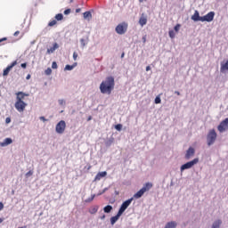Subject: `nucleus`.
<instances>
[{
  "instance_id": "nucleus-16",
  "label": "nucleus",
  "mask_w": 228,
  "mask_h": 228,
  "mask_svg": "<svg viewBox=\"0 0 228 228\" xmlns=\"http://www.w3.org/2000/svg\"><path fill=\"white\" fill-rule=\"evenodd\" d=\"M11 143H13V140H12V138H5L0 145L1 147H7V145H11Z\"/></svg>"
},
{
  "instance_id": "nucleus-47",
  "label": "nucleus",
  "mask_w": 228,
  "mask_h": 228,
  "mask_svg": "<svg viewBox=\"0 0 228 228\" xmlns=\"http://www.w3.org/2000/svg\"><path fill=\"white\" fill-rule=\"evenodd\" d=\"M149 70H151V66L146 67V72H149Z\"/></svg>"
},
{
  "instance_id": "nucleus-13",
  "label": "nucleus",
  "mask_w": 228,
  "mask_h": 228,
  "mask_svg": "<svg viewBox=\"0 0 228 228\" xmlns=\"http://www.w3.org/2000/svg\"><path fill=\"white\" fill-rule=\"evenodd\" d=\"M108 175V173L106 171L99 172L94 178V181H101L102 177H106Z\"/></svg>"
},
{
  "instance_id": "nucleus-49",
  "label": "nucleus",
  "mask_w": 228,
  "mask_h": 228,
  "mask_svg": "<svg viewBox=\"0 0 228 228\" xmlns=\"http://www.w3.org/2000/svg\"><path fill=\"white\" fill-rule=\"evenodd\" d=\"M26 79H31V75H28L27 77H26Z\"/></svg>"
},
{
  "instance_id": "nucleus-3",
  "label": "nucleus",
  "mask_w": 228,
  "mask_h": 228,
  "mask_svg": "<svg viewBox=\"0 0 228 228\" xmlns=\"http://www.w3.org/2000/svg\"><path fill=\"white\" fill-rule=\"evenodd\" d=\"M151 188H152V183H146L143 187L134 195V199H142V197H143V193H145V191H149Z\"/></svg>"
},
{
  "instance_id": "nucleus-55",
  "label": "nucleus",
  "mask_w": 228,
  "mask_h": 228,
  "mask_svg": "<svg viewBox=\"0 0 228 228\" xmlns=\"http://www.w3.org/2000/svg\"><path fill=\"white\" fill-rule=\"evenodd\" d=\"M88 120H92V118H88Z\"/></svg>"
},
{
  "instance_id": "nucleus-25",
  "label": "nucleus",
  "mask_w": 228,
  "mask_h": 228,
  "mask_svg": "<svg viewBox=\"0 0 228 228\" xmlns=\"http://www.w3.org/2000/svg\"><path fill=\"white\" fill-rule=\"evenodd\" d=\"M76 65H77V63H74L73 65H66L65 68H64V70H72Z\"/></svg>"
},
{
  "instance_id": "nucleus-27",
  "label": "nucleus",
  "mask_w": 228,
  "mask_h": 228,
  "mask_svg": "<svg viewBox=\"0 0 228 228\" xmlns=\"http://www.w3.org/2000/svg\"><path fill=\"white\" fill-rule=\"evenodd\" d=\"M56 24H58V21H56V20H53L48 23V26L53 28V26H56Z\"/></svg>"
},
{
  "instance_id": "nucleus-22",
  "label": "nucleus",
  "mask_w": 228,
  "mask_h": 228,
  "mask_svg": "<svg viewBox=\"0 0 228 228\" xmlns=\"http://www.w3.org/2000/svg\"><path fill=\"white\" fill-rule=\"evenodd\" d=\"M103 211L104 213H111V211H113V207H111V205H107L103 208Z\"/></svg>"
},
{
  "instance_id": "nucleus-29",
  "label": "nucleus",
  "mask_w": 228,
  "mask_h": 228,
  "mask_svg": "<svg viewBox=\"0 0 228 228\" xmlns=\"http://www.w3.org/2000/svg\"><path fill=\"white\" fill-rule=\"evenodd\" d=\"M45 74L46 76H51V74H53V69H51V68H48L47 69L45 70Z\"/></svg>"
},
{
  "instance_id": "nucleus-2",
  "label": "nucleus",
  "mask_w": 228,
  "mask_h": 228,
  "mask_svg": "<svg viewBox=\"0 0 228 228\" xmlns=\"http://www.w3.org/2000/svg\"><path fill=\"white\" fill-rule=\"evenodd\" d=\"M26 97H29V94H26L24 92L16 93V102L14 104V108H16L19 113H22V111L26 110V106H28V103L24 102V99Z\"/></svg>"
},
{
  "instance_id": "nucleus-33",
  "label": "nucleus",
  "mask_w": 228,
  "mask_h": 228,
  "mask_svg": "<svg viewBox=\"0 0 228 228\" xmlns=\"http://www.w3.org/2000/svg\"><path fill=\"white\" fill-rule=\"evenodd\" d=\"M115 129H117V131H122V125L120 124L116 125Z\"/></svg>"
},
{
  "instance_id": "nucleus-54",
  "label": "nucleus",
  "mask_w": 228,
  "mask_h": 228,
  "mask_svg": "<svg viewBox=\"0 0 228 228\" xmlns=\"http://www.w3.org/2000/svg\"><path fill=\"white\" fill-rule=\"evenodd\" d=\"M0 224H3V218H0Z\"/></svg>"
},
{
  "instance_id": "nucleus-14",
  "label": "nucleus",
  "mask_w": 228,
  "mask_h": 228,
  "mask_svg": "<svg viewBox=\"0 0 228 228\" xmlns=\"http://www.w3.org/2000/svg\"><path fill=\"white\" fill-rule=\"evenodd\" d=\"M120 216H122V214L118 212V214L115 216H112L110 218V224L111 225H115V224H117V222L118 221V219L120 218Z\"/></svg>"
},
{
  "instance_id": "nucleus-42",
  "label": "nucleus",
  "mask_w": 228,
  "mask_h": 228,
  "mask_svg": "<svg viewBox=\"0 0 228 228\" xmlns=\"http://www.w3.org/2000/svg\"><path fill=\"white\" fill-rule=\"evenodd\" d=\"M39 118L40 120H43V122H47V119L44 116L40 117Z\"/></svg>"
},
{
  "instance_id": "nucleus-53",
  "label": "nucleus",
  "mask_w": 228,
  "mask_h": 228,
  "mask_svg": "<svg viewBox=\"0 0 228 228\" xmlns=\"http://www.w3.org/2000/svg\"><path fill=\"white\" fill-rule=\"evenodd\" d=\"M90 168H92V166H89V167H87V170H90Z\"/></svg>"
},
{
  "instance_id": "nucleus-26",
  "label": "nucleus",
  "mask_w": 228,
  "mask_h": 228,
  "mask_svg": "<svg viewBox=\"0 0 228 228\" xmlns=\"http://www.w3.org/2000/svg\"><path fill=\"white\" fill-rule=\"evenodd\" d=\"M94 199H95V194H93V195H91V197L87 198V199L86 200V203L93 202V201H94Z\"/></svg>"
},
{
  "instance_id": "nucleus-28",
  "label": "nucleus",
  "mask_w": 228,
  "mask_h": 228,
  "mask_svg": "<svg viewBox=\"0 0 228 228\" xmlns=\"http://www.w3.org/2000/svg\"><path fill=\"white\" fill-rule=\"evenodd\" d=\"M56 20H63V14L58 13L55 15Z\"/></svg>"
},
{
  "instance_id": "nucleus-40",
  "label": "nucleus",
  "mask_w": 228,
  "mask_h": 228,
  "mask_svg": "<svg viewBox=\"0 0 228 228\" xmlns=\"http://www.w3.org/2000/svg\"><path fill=\"white\" fill-rule=\"evenodd\" d=\"M6 40H8V38L6 37H3L0 39V44H3V42H6Z\"/></svg>"
},
{
  "instance_id": "nucleus-8",
  "label": "nucleus",
  "mask_w": 228,
  "mask_h": 228,
  "mask_svg": "<svg viewBox=\"0 0 228 228\" xmlns=\"http://www.w3.org/2000/svg\"><path fill=\"white\" fill-rule=\"evenodd\" d=\"M134 198H130L129 200H126V201H124L118 210V213H120L121 215H124V211H126V209H127V208H129V206H131V202H133Z\"/></svg>"
},
{
  "instance_id": "nucleus-48",
  "label": "nucleus",
  "mask_w": 228,
  "mask_h": 228,
  "mask_svg": "<svg viewBox=\"0 0 228 228\" xmlns=\"http://www.w3.org/2000/svg\"><path fill=\"white\" fill-rule=\"evenodd\" d=\"M81 12V8L76 9V13H79Z\"/></svg>"
},
{
  "instance_id": "nucleus-44",
  "label": "nucleus",
  "mask_w": 228,
  "mask_h": 228,
  "mask_svg": "<svg viewBox=\"0 0 228 228\" xmlns=\"http://www.w3.org/2000/svg\"><path fill=\"white\" fill-rule=\"evenodd\" d=\"M142 42H143V44H145V42H147V36L142 37Z\"/></svg>"
},
{
  "instance_id": "nucleus-11",
  "label": "nucleus",
  "mask_w": 228,
  "mask_h": 228,
  "mask_svg": "<svg viewBox=\"0 0 228 228\" xmlns=\"http://www.w3.org/2000/svg\"><path fill=\"white\" fill-rule=\"evenodd\" d=\"M193 156H195V149L190 147L185 153V159H191Z\"/></svg>"
},
{
  "instance_id": "nucleus-45",
  "label": "nucleus",
  "mask_w": 228,
  "mask_h": 228,
  "mask_svg": "<svg viewBox=\"0 0 228 228\" xmlns=\"http://www.w3.org/2000/svg\"><path fill=\"white\" fill-rule=\"evenodd\" d=\"M28 67V64L27 63H21V68L22 69H26Z\"/></svg>"
},
{
  "instance_id": "nucleus-41",
  "label": "nucleus",
  "mask_w": 228,
  "mask_h": 228,
  "mask_svg": "<svg viewBox=\"0 0 228 228\" xmlns=\"http://www.w3.org/2000/svg\"><path fill=\"white\" fill-rule=\"evenodd\" d=\"M3 209H4V205L3 202H0V211H3Z\"/></svg>"
},
{
  "instance_id": "nucleus-34",
  "label": "nucleus",
  "mask_w": 228,
  "mask_h": 228,
  "mask_svg": "<svg viewBox=\"0 0 228 228\" xmlns=\"http://www.w3.org/2000/svg\"><path fill=\"white\" fill-rule=\"evenodd\" d=\"M52 69H58V63H56V61L52 63Z\"/></svg>"
},
{
  "instance_id": "nucleus-19",
  "label": "nucleus",
  "mask_w": 228,
  "mask_h": 228,
  "mask_svg": "<svg viewBox=\"0 0 228 228\" xmlns=\"http://www.w3.org/2000/svg\"><path fill=\"white\" fill-rule=\"evenodd\" d=\"M225 70H228V60L226 61V62L221 63L220 72H225Z\"/></svg>"
},
{
  "instance_id": "nucleus-24",
  "label": "nucleus",
  "mask_w": 228,
  "mask_h": 228,
  "mask_svg": "<svg viewBox=\"0 0 228 228\" xmlns=\"http://www.w3.org/2000/svg\"><path fill=\"white\" fill-rule=\"evenodd\" d=\"M220 225H222V221L217 220V221L214 222L212 228H220Z\"/></svg>"
},
{
  "instance_id": "nucleus-12",
  "label": "nucleus",
  "mask_w": 228,
  "mask_h": 228,
  "mask_svg": "<svg viewBox=\"0 0 228 228\" xmlns=\"http://www.w3.org/2000/svg\"><path fill=\"white\" fill-rule=\"evenodd\" d=\"M15 65H17V61H12V64L9 65V66L4 70V76H8V74H10V70H12V69H13V67H15Z\"/></svg>"
},
{
  "instance_id": "nucleus-21",
  "label": "nucleus",
  "mask_w": 228,
  "mask_h": 228,
  "mask_svg": "<svg viewBox=\"0 0 228 228\" xmlns=\"http://www.w3.org/2000/svg\"><path fill=\"white\" fill-rule=\"evenodd\" d=\"M139 24H140L141 26H145V24H147V17L142 16V17L139 19Z\"/></svg>"
},
{
  "instance_id": "nucleus-6",
  "label": "nucleus",
  "mask_w": 228,
  "mask_h": 228,
  "mask_svg": "<svg viewBox=\"0 0 228 228\" xmlns=\"http://www.w3.org/2000/svg\"><path fill=\"white\" fill-rule=\"evenodd\" d=\"M65 129H67V123H65V120L59 121L55 126L56 133L58 134H63L65 133Z\"/></svg>"
},
{
  "instance_id": "nucleus-52",
  "label": "nucleus",
  "mask_w": 228,
  "mask_h": 228,
  "mask_svg": "<svg viewBox=\"0 0 228 228\" xmlns=\"http://www.w3.org/2000/svg\"><path fill=\"white\" fill-rule=\"evenodd\" d=\"M143 1H147V0H139V3H143Z\"/></svg>"
},
{
  "instance_id": "nucleus-35",
  "label": "nucleus",
  "mask_w": 228,
  "mask_h": 228,
  "mask_svg": "<svg viewBox=\"0 0 228 228\" xmlns=\"http://www.w3.org/2000/svg\"><path fill=\"white\" fill-rule=\"evenodd\" d=\"M26 177H30V175H33V171H28V173H26Z\"/></svg>"
},
{
  "instance_id": "nucleus-23",
  "label": "nucleus",
  "mask_w": 228,
  "mask_h": 228,
  "mask_svg": "<svg viewBox=\"0 0 228 228\" xmlns=\"http://www.w3.org/2000/svg\"><path fill=\"white\" fill-rule=\"evenodd\" d=\"M83 15H84V19H88V20L92 19V12H90V11L84 12Z\"/></svg>"
},
{
  "instance_id": "nucleus-43",
  "label": "nucleus",
  "mask_w": 228,
  "mask_h": 228,
  "mask_svg": "<svg viewBox=\"0 0 228 228\" xmlns=\"http://www.w3.org/2000/svg\"><path fill=\"white\" fill-rule=\"evenodd\" d=\"M20 34V31L17 30L16 32H14V37H19Z\"/></svg>"
},
{
  "instance_id": "nucleus-1",
  "label": "nucleus",
  "mask_w": 228,
  "mask_h": 228,
  "mask_svg": "<svg viewBox=\"0 0 228 228\" xmlns=\"http://www.w3.org/2000/svg\"><path fill=\"white\" fill-rule=\"evenodd\" d=\"M113 90H115V78L113 77H107L100 85V92L101 94L111 95Z\"/></svg>"
},
{
  "instance_id": "nucleus-7",
  "label": "nucleus",
  "mask_w": 228,
  "mask_h": 228,
  "mask_svg": "<svg viewBox=\"0 0 228 228\" xmlns=\"http://www.w3.org/2000/svg\"><path fill=\"white\" fill-rule=\"evenodd\" d=\"M197 163H199V159H194L193 160L182 165V167H180V170L181 172H184V170H188V168H191L192 167H194V165H197Z\"/></svg>"
},
{
  "instance_id": "nucleus-15",
  "label": "nucleus",
  "mask_w": 228,
  "mask_h": 228,
  "mask_svg": "<svg viewBox=\"0 0 228 228\" xmlns=\"http://www.w3.org/2000/svg\"><path fill=\"white\" fill-rule=\"evenodd\" d=\"M99 211V205L91 206L88 209L90 215H95Z\"/></svg>"
},
{
  "instance_id": "nucleus-32",
  "label": "nucleus",
  "mask_w": 228,
  "mask_h": 228,
  "mask_svg": "<svg viewBox=\"0 0 228 228\" xmlns=\"http://www.w3.org/2000/svg\"><path fill=\"white\" fill-rule=\"evenodd\" d=\"M155 104H161V98L159 96L155 98Z\"/></svg>"
},
{
  "instance_id": "nucleus-4",
  "label": "nucleus",
  "mask_w": 228,
  "mask_h": 228,
  "mask_svg": "<svg viewBox=\"0 0 228 228\" xmlns=\"http://www.w3.org/2000/svg\"><path fill=\"white\" fill-rule=\"evenodd\" d=\"M216 136L217 134L215 129L209 130L208 134H207V143L208 147H210V145H213V143L216 142Z\"/></svg>"
},
{
  "instance_id": "nucleus-10",
  "label": "nucleus",
  "mask_w": 228,
  "mask_h": 228,
  "mask_svg": "<svg viewBox=\"0 0 228 228\" xmlns=\"http://www.w3.org/2000/svg\"><path fill=\"white\" fill-rule=\"evenodd\" d=\"M215 19V12H210L207 15L202 16L200 19L201 22H212Z\"/></svg>"
},
{
  "instance_id": "nucleus-51",
  "label": "nucleus",
  "mask_w": 228,
  "mask_h": 228,
  "mask_svg": "<svg viewBox=\"0 0 228 228\" xmlns=\"http://www.w3.org/2000/svg\"><path fill=\"white\" fill-rule=\"evenodd\" d=\"M124 56H126V53H122L121 58H124Z\"/></svg>"
},
{
  "instance_id": "nucleus-20",
  "label": "nucleus",
  "mask_w": 228,
  "mask_h": 228,
  "mask_svg": "<svg viewBox=\"0 0 228 228\" xmlns=\"http://www.w3.org/2000/svg\"><path fill=\"white\" fill-rule=\"evenodd\" d=\"M175 227H177V223L174 221L168 222L165 226V228H175Z\"/></svg>"
},
{
  "instance_id": "nucleus-37",
  "label": "nucleus",
  "mask_w": 228,
  "mask_h": 228,
  "mask_svg": "<svg viewBox=\"0 0 228 228\" xmlns=\"http://www.w3.org/2000/svg\"><path fill=\"white\" fill-rule=\"evenodd\" d=\"M73 60L76 61V60H77V53H73Z\"/></svg>"
},
{
  "instance_id": "nucleus-31",
  "label": "nucleus",
  "mask_w": 228,
  "mask_h": 228,
  "mask_svg": "<svg viewBox=\"0 0 228 228\" xmlns=\"http://www.w3.org/2000/svg\"><path fill=\"white\" fill-rule=\"evenodd\" d=\"M179 29H181V24H176L175 26V33H179Z\"/></svg>"
},
{
  "instance_id": "nucleus-18",
  "label": "nucleus",
  "mask_w": 228,
  "mask_h": 228,
  "mask_svg": "<svg viewBox=\"0 0 228 228\" xmlns=\"http://www.w3.org/2000/svg\"><path fill=\"white\" fill-rule=\"evenodd\" d=\"M59 47H60V45H58V43H54L53 47H50V48L47 49L48 54H53V53H54V51L56 49H58Z\"/></svg>"
},
{
  "instance_id": "nucleus-17",
  "label": "nucleus",
  "mask_w": 228,
  "mask_h": 228,
  "mask_svg": "<svg viewBox=\"0 0 228 228\" xmlns=\"http://www.w3.org/2000/svg\"><path fill=\"white\" fill-rule=\"evenodd\" d=\"M202 17H200V14L199 13V11H195L194 14L191 16V20H194V22H197L200 20Z\"/></svg>"
},
{
  "instance_id": "nucleus-38",
  "label": "nucleus",
  "mask_w": 228,
  "mask_h": 228,
  "mask_svg": "<svg viewBox=\"0 0 228 228\" xmlns=\"http://www.w3.org/2000/svg\"><path fill=\"white\" fill-rule=\"evenodd\" d=\"M59 104L63 106V104H65V100H59Z\"/></svg>"
},
{
  "instance_id": "nucleus-46",
  "label": "nucleus",
  "mask_w": 228,
  "mask_h": 228,
  "mask_svg": "<svg viewBox=\"0 0 228 228\" xmlns=\"http://www.w3.org/2000/svg\"><path fill=\"white\" fill-rule=\"evenodd\" d=\"M105 218H106V215H102V216H100L101 220H104Z\"/></svg>"
},
{
  "instance_id": "nucleus-50",
  "label": "nucleus",
  "mask_w": 228,
  "mask_h": 228,
  "mask_svg": "<svg viewBox=\"0 0 228 228\" xmlns=\"http://www.w3.org/2000/svg\"><path fill=\"white\" fill-rule=\"evenodd\" d=\"M175 94L176 95H181V93H180L179 91H175Z\"/></svg>"
},
{
  "instance_id": "nucleus-30",
  "label": "nucleus",
  "mask_w": 228,
  "mask_h": 228,
  "mask_svg": "<svg viewBox=\"0 0 228 228\" xmlns=\"http://www.w3.org/2000/svg\"><path fill=\"white\" fill-rule=\"evenodd\" d=\"M170 38H175V32L174 30H169Z\"/></svg>"
},
{
  "instance_id": "nucleus-5",
  "label": "nucleus",
  "mask_w": 228,
  "mask_h": 228,
  "mask_svg": "<svg viewBox=\"0 0 228 228\" xmlns=\"http://www.w3.org/2000/svg\"><path fill=\"white\" fill-rule=\"evenodd\" d=\"M127 28H128L127 23L124 21L119 23L116 27L115 31L116 33H118V35H126V33L127 32Z\"/></svg>"
},
{
  "instance_id": "nucleus-36",
  "label": "nucleus",
  "mask_w": 228,
  "mask_h": 228,
  "mask_svg": "<svg viewBox=\"0 0 228 228\" xmlns=\"http://www.w3.org/2000/svg\"><path fill=\"white\" fill-rule=\"evenodd\" d=\"M70 12H71L70 9H66V10L64 11V15H69Z\"/></svg>"
},
{
  "instance_id": "nucleus-39",
  "label": "nucleus",
  "mask_w": 228,
  "mask_h": 228,
  "mask_svg": "<svg viewBox=\"0 0 228 228\" xmlns=\"http://www.w3.org/2000/svg\"><path fill=\"white\" fill-rule=\"evenodd\" d=\"M10 122H12V118H5V124H10Z\"/></svg>"
},
{
  "instance_id": "nucleus-9",
  "label": "nucleus",
  "mask_w": 228,
  "mask_h": 228,
  "mask_svg": "<svg viewBox=\"0 0 228 228\" xmlns=\"http://www.w3.org/2000/svg\"><path fill=\"white\" fill-rule=\"evenodd\" d=\"M217 130L219 133H224V131L228 130V118L224 119L219 126H217Z\"/></svg>"
}]
</instances>
